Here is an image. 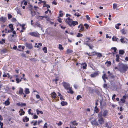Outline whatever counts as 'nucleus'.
Returning a JSON list of instances; mask_svg holds the SVG:
<instances>
[{
  "label": "nucleus",
  "mask_w": 128,
  "mask_h": 128,
  "mask_svg": "<svg viewBox=\"0 0 128 128\" xmlns=\"http://www.w3.org/2000/svg\"><path fill=\"white\" fill-rule=\"evenodd\" d=\"M60 104L62 106H64L65 105H67V103L66 102L62 101L61 102Z\"/></svg>",
  "instance_id": "obj_27"
},
{
  "label": "nucleus",
  "mask_w": 128,
  "mask_h": 128,
  "mask_svg": "<svg viewBox=\"0 0 128 128\" xmlns=\"http://www.w3.org/2000/svg\"><path fill=\"white\" fill-rule=\"evenodd\" d=\"M9 27L10 28V30H8V33H10V32H12V31L14 30V28H13V25L12 24H10L9 25Z\"/></svg>",
  "instance_id": "obj_9"
},
{
  "label": "nucleus",
  "mask_w": 128,
  "mask_h": 128,
  "mask_svg": "<svg viewBox=\"0 0 128 128\" xmlns=\"http://www.w3.org/2000/svg\"><path fill=\"white\" fill-rule=\"evenodd\" d=\"M8 78H10V75L8 73L7 74H4L3 75V76L4 77H6L7 76Z\"/></svg>",
  "instance_id": "obj_34"
},
{
  "label": "nucleus",
  "mask_w": 128,
  "mask_h": 128,
  "mask_svg": "<svg viewBox=\"0 0 128 128\" xmlns=\"http://www.w3.org/2000/svg\"><path fill=\"white\" fill-rule=\"evenodd\" d=\"M64 20L65 22L69 26H71V23L72 20L69 17L64 18Z\"/></svg>",
  "instance_id": "obj_6"
},
{
  "label": "nucleus",
  "mask_w": 128,
  "mask_h": 128,
  "mask_svg": "<svg viewBox=\"0 0 128 128\" xmlns=\"http://www.w3.org/2000/svg\"><path fill=\"white\" fill-rule=\"evenodd\" d=\"M17 104L18 106H26V104L25 103H18Z\"/></svg>",
  "instance_id": "obj_18"
},
{
  "label": "nucleus",
  "mask_w": 128,
  "mask_h": 128,
  "mask_svg": "<svg viewBox=\"0 0 128 128\" xmlns=\"http://www.w3.org/2000/svg\"><path fill=\"white\" fill-rule=\"evenodd\" d=\"M78 22L76 21H73V20L72 21L71 23V26H72V25L73 26H75L76 24H78Z\"/></svg>",
  "instance_id": "obj_14"
},
{
  "label": "nucleus",
  "mask_w": 128,
  "mask_h": 128,
  "mask_svg": "<svg viewBox=\"0 0 128 128\" xmlns=\"http://www.w3.org/2000/svg\"><path fill=\"white\" fill-rule=\"evenodd\" d=\"M106 74L105 73H104V75L102 76V78L103 80H104L105 82H106V81L105 80V79H108V78L106 76Z\"/></svg>",
  "instance_id": "obj_22"
},
{
  "label": "nucleus",
  "mask_w": 128,
  "mask_h": 128,
  "mask_svg": "<svg viewBox=\"0 0 128 128\" xmlns=\"http://www.w3.org/2000/svg\"><path fill=\"white\" fill-rule=\"evenodd\" d=\"M38 116L36 115H34V116L33 118L34 119L38 118Z\"/></svg>",
  "instance_id": "obj_62"
},
{
  "label": "nucleus",
  "mask_w": 128,
  "mask_h": 128,
  "mask_svg": "<svg viewBox=\"0 0 128 128\" xmlns=\"http://www.w3.org/2000/svg\"><path fill=\"white\" fill-rule=\"evenodd\" d=\"M62 84L64 88L66 90L70 89V84L68 83L64 82H62Z\"/></svg>",
  "instance_id": "obj_5"
},
{
  "label": "nucleus",
  "mask_w": 128,
  "mask_h": 128,
  "mask_svg": "<svg viewBox=\"0 0 128 128\" xmlns=\"http://www.w3.org/2000/svg\"><path fill=\"white\" fill-rule=\"evenodd\" d=\"M66 52L68 53H71L73 52L72 50L69 49H68Z\"/></svg>",
  "instance_id": "obj_44"
},
{
  "label": "nucleus",
  "mask_w": 128,
  "mask_h": 128,
  "mask_svg": "<svg viewBox=\"0 0 128 128\" xmlns=\"http://www.w3.org/2000/svg\"><path fill=\"white\" fill-rule=\"evenodd\" d=\"M116 60L118 62L119 61V56L118 55H117L116 56Z\"/></svg>",
  "instance_id": "obj_36"
},
{
  "label": "nucleus",
  "mask_w": 128,
  "mask_h": 128,
  "mask_svg": "<svg viewBox=\"0 0 128 128\" xmlns=\"http://www.w3.org/2000/svg\"><path fill=\"white\" fill-rule=\"evenodd\" d=\"M121 31L122 34H126V32L124 29H122L121 30Z\"/></svg>",
  "instance_id": "obj_37"
},
{
  "label": "nucleus",
  "mask_w": 128,
  "mask_h": 128,
  "mask_svg": "<svg viewBox=\"0 0 128 128\" xmlns=\"http://www.w3.org/2000/svg\"><path fill=\"white\" fill-rule=\"evenodd\" d=\"M94 111L96 113H98V110L96 106L95 107L94 109Z\"/></svg>",
  "instance_id": "obj_39"
},
{
  "label": "nucleus",
  "mask_w": 128,
  "mask_h": 128,
  "mask_svg": "<svg viewBox=\"0 0 128 128\" xmlns=\"http://www.w3.org/2000/svg\"><path fill=\"white\" fill-rule=\"evenodd\" d=\"M96 54V53L95 52H91V53L90 54V56H92L95 55Z\"/></svg>",
  "instance_id": "obj_35"
},
{
  "label": "nucleus",
  "mask_w": 128,
  "mask_h": 128,
  "mask_svg": "<svg viewBox=\"0 0 128 128\" xmlns=\"http://www.w3.org/2000/svg\"><path fill=\"white\" fill-rule=\"evenodd\" d=\"M111 62L110 61H107L105 64L107 66H109L111 65Z\"/></svg>",
  "instance_id": "obj_23"
},
{
  "label": "nucleus",
  "mask_w": 128,
  "mask_h": 128,
  "mask_svg": "<svg viewBox=\"0 0 128 128\" xmlns=\"http://www.w3.org/2000/svg\"><path fill=\"white\" fill-rule=\"evenodd\" d=\"M104 88L106 89L107 88V85L106 84H104L103 85Z\"/></svg>",
  "instance_id": "obj_57"
},
{
  "label": "nucleus",
  "mask_w": 128,
  "mask_h": 128,
  "mask_svg": "<svg viewBox=\"0 0 128 128\" xmlns=\"http://www.w3.org/2000/svg\"><path fill=\"white\" fill-rule=\"evenodd\" d=\"M23 90L21 88H20L19 91V94H23Z\"/></svg>",
  "instance_id": "obj_25"
},
{
  "label": "nucleus",
  "mask_w": 128,
  "mask_h": 128,
  "mask_svg": "<svg viewBox=\"0 0 128 128\" xmlns=\"http://www.w3.org/2000/svg\"><path fill=\"white\" fill-rule=\"evenodd\" d=\"M58 48L60 50H63L64 49L63 48L61 44H59Z\"/></svg>",
  "instance_id": "obj_43"
},
{
  "label": "nucleus",
  "mask_w": 128,
  "mask_h": 128,
  "mask_svg": "<svg viewBox=\"0 0 128 128\" xmlns=\"http://www.w3.org/2000/svg\"><path fill=\"white\" fill-rule=\"evenodd\" d=\"M26 47H27L29 49H31L32 48V46L31 44L26 43L25 44Z\"/></svg>",
  "instance_id": "obj_11"
},
{
  "label": "nucleus",
  "mask_w": 128,
  "mask_h": 128,
  "mask_svg": "<svg viewBox=\"0 0 128 128\" xmlns=\"http://www.w3.org/2000/svg\"><path fill=\"white\" fill-rule=\"evenodd\" d=\"M8 19H10V18H12V16L11 14H8Z\"/></svg>",
  "instance_id": "obj_54"
},
{
  "label": "nucleus",
  "mask_w": 128,
  "mask_h": 128,
  "mask_svg": "<svg viewBox=\"0 0 128 128\" xmlns=\"http://www.w3.org/2000/svg\"><path fill=\"white\" fill-rule=\"evenodd\" d=\"M36 24L37 26L39 27L40 28H41V26L38 23L36 22Z\"/></svg>",
  "instance_id": "obj_55"
},
{
  "label": "nucleus",
  "mask_w": 128,
  "mask_h": 128,
  "mask_svg": "<svg viewBox=\"0 0 128 128\" xmlns=\"http://www.w3.org/2000/svg\"><path fill=\"white\" fill-rule=\"evenodd\" d=\"M29 120V118H27L26 116L25 118L24 119H23V120L24 122H27Z\"/></svg>",
  "instance_id": "obj_33"
},
{
  "label": "nucleus",
  "mask_w": 128,
  "mask_h": 128,
  "mask_svg": "<svg viewBox=\"0 0 128 128\" xmlns=\"http://www.w3.org/2000/svg\"><path fill=\"white\" fill-rule=\"evenodd\" d=\"M30 10L32 16H34L36 14V12L40 10V9L37 6H34V8L32 6H30Z\"/></svg>",
  "instance_id": "obj_2"
},
{
  "label": "nucleus",
  "mask_w": 128,
  "mask_h": 128,
  "mask_svg": "<svg viewBox=\"0 0 128 128\" xmlns=\"http://www.w3.org/2000/svg\"><path fill=\"white\" fill-rule=\"evenodd\" d=\"M71 123L73 125L77 126L78 124V123L76 122L75 121H74L71 122Z\"/></svg>",
  "instance_id": "obj_31"
},
{
  "label": "nucleus",
  "mask_w": 128,
  "mask_h": 128,
  "mask_svg": "<svg viewBox=\"0 0 128 128\" xmlns=\"http://www.w3.org/2000/svg\"><path fill=\"white\" fill-rule=\"evenodd\" d=\"M21 48H22V50H21L20 49V50L17 49V50H19V51H22L24 50V46H22Z\"/></svg>",
  "instance_id": "obj_58"
},
{
  "label": "nucleus",
  "mask_w": 128,
  "mask_h": 128,
  "mask_svg": "<svg viewBox=\"0 0 128 128\" xmlns=\"http://www.w3.org/2000/svg\"><path fill=\"white\" fill-rule=\"evenodd\" d=\"M74 15L75 16H76L77 17H78L80 16V14L78 13H76Z\"/></svg>",
  "instance_id": "obj_50"
},
{
  "label": "nucleus",
  "mask_w": 128,
  "mask_h": 128,
  "mask_svg": "<svg viewBox=\"0 0 128 128\" xmlns=\"http://www.w3.org/2000/svg\"><path fill=\"white\" fill-rule=\"evenodd\" d=\"M42 50H43V51L44 52L46 53L47 52V48L46 47H44V48H43Z\"/></svg>",
  "instance_id": "obj_32"
},
{
  "label": "nucleus",
  "mask_w": 128,
  "mask_h": 128,
  "mask_svg": "<svg viewBox=\"0 0 128 128\" xmlns=\"http://www.w3.org/2000/svg\"><path fill=\"white\" fill-rule=\"evenodd\" d=\"M52 3L53 4H54L55 5H56L57 4V2L55 1H53L52 2Z\"/></svg>",
  "instance_id": "obj_61"
},
{
  "label": "nucleus",
  "mask_w": 128,
  "mask_h": 128,
  "mask_svg": "<svg viewBox=\"0 0 128 128\" xmlns=\"http://www.w3.org/2000/svg\"><path fill=\"white\" fill-rule=\"evenodd\" d=\"M6 18L5 17L1 16L0 18V21L4 23L6 21Z\"/></svg>",
  "instance_id": "obj_10"
},
{
  "label": "nucleus",
  "mask_w": 128,
  "mask_h": 128,
  "mask_svg": "<svg viewBox=\"0 0 128 128\" xmlns=\"http://www.w3.org/2000/svg\"><path fill=\"white\" fill-rule=\"evenodd\" d=\"M124 38H122L120 40L122 43H124L125 42V41H124Z\"/></svg>",
  "instance_id": "obj_49"
},
{
  "label": "nucleus",
  "mask_w": 128,
  "mask_h": 128,
  "mask_svg": "<svg viewBox=\"0 0 128 128\" xmlns=\"http://www.w3.org/2000/svg\"><path fill=\"white\" fill-rule=\"evenodd\" d=\"M3 123L1 121H0V128H3Z\"/></svg>",
  "instance_id": "obj_52"
},
{
  "label": "nucleus",
  "mask_w": 128,
  "mask_h": 128,
  "mask_svg": "<svg viewBox=\"0 0 128 128\" xmlns=\"http://www.w3.org/2000/svg\"><path fill=\"white\" fill-rule=\"evenodd\" d=\"M72 87H70V89H68L69 91L67 92H68L70 93L71 94H73L74 93L73 91L72 90Z\"/></svg>",
  "instance_id": "obj_30"
},
{
  "label": "nucleus",
  "mask_w": 128,
  "mask_h": 128,
  "mask_svg": "<svg viewBox=\"0 0 128 128\" xmlns=\"http://www.w3.org/2000/svg\"><path fill=\"white\" fill-rule=\"evenodd\" d=\"M86 17L87 20H90V18L88 15H86Z\"/></svg>",
  "instance_id": "obj_60"
},
{
  "label": "nucleus",
  "mask_w": 128,
  "mask_h": 128,
  "mask_svg": "<svg viewBox=\"0 0 128 128\" xmlns=\"http://www.w3.org/2000/svg\"><path fill=\"white\" fill-rule=\"evenodd\" d=\"M9 98H8L7 100L4 103V104L6 106H8L10 104V102L9 101Z\"/></svg>",
  "instance_id": "obj_13"
},
{
  "label": "nucleus",
  "mask_w": 128,
  "mask_h": 128,
  "mask_svg": "<svg viewBox=\"0 0 128 128\" xmlns=\"http://www.w3.org/2000/svg\"><path fill=\"white\" fill-rule=\"evenodd\" d=\"M82 65L83 66L82 68L84 69H86V67L87 66V64L86 63H82Z\"/></svg>",
  "instance_id": "obj_24"
},
{
  "label": "nucleus",
  "mask_w": 128,
  "mask_h": 128,
  "mask_svg": "<svg viewBox=\"0 0 128 128\" xmlns=\"http://www.w3.org/2000/svg\"><path fill=\"white\" fill-rule=\"evenodd\" d=\"M83 35L82 34H81L80 33H78V34H77L76 36L78 37H80V36H82Z\"/></svg>",
  "instance_id": "obj_46"
},
{
  "label": "nucleus",
  "mask_w": 128,
  "mask_h": 128,
  "mask_svg": "<svg viewBox=\"0 0 128 128\" xmlns=\"http://www.w3.org/2000/svg\"><path fill=\"white\" fill-rule=\"evenodd\" d=\"M97 56L99 57H101L102 56V54L100 53H96Z\"/></svg>",
  "instance_id": "obj_45"
},
{
  "label": "nucleus",
  "mask_w": 128,
  "mask_h": 128,
  "mask_svg": "<svg viewBox=\"0 0 128 128\" xmlns=\"http://www.w3.org/2000/svg\"><path fill=\"white\" fill-rule=\"evenodd\" d=\"M24 92H25L26 94H28L30 93L29 89L26 88H25Z\"/></svg>",
  "instance_id": "obj_20"
},
{
  "label": "nucleus",
  "mask_w": 128,
  "mask_h": 128,
  "mask_svg": "<svg viewBox=\"0 0 128 128\" xmlns=\"http://www.w3.org/2000/svg\"><path fill=\"white\" fill-rule=\"evenodd\" d=\"M98 123L100 124H103L104 122V120L102 117V112H100L98 114Z\"/></svg>",
  "instance_id": "obj_3"
},
{
  "label": "nucleus",
  "mask_w": 128,
  "mask_h": 128,
  "mask_svg": "<svg viewBox=\"0 0 128 128\" xmlns=\"http://www.w3.org/2000/svg\"><path fill=\"white\" fill-rule=\"evenodd\" d=\"M20 113L19 114L20 116H22L23 115H24L25 114V112L22 109H20L19 111Z\"/></svg>",
  "instance_id": "obj_12"
},
{
  "label": "nucleus",
  "mask_w": 128,
  "mask_h": 128,
  "mask_svg": "<svg viewBox=\"0 0 128 128\" xmlns=\"http://www.w3.org/2000/svg\"><path fill=\"white\" fill-rule=\"evenodd\" d=\"M50 94L52 98H55L56 96V94L54 92L51 93Z\"/></svg>",
  "instance_id": "obj_16"
},
{
  "label": "nucleus",
  "mask_w": 128,
  "mask_h": 128,
  "mask_svg": "<svg viewBox=\"0 0 128 128\" xmlns=\"http://www.w3.org/2000/svg\"><path fill=\"white\" fill-rule=\"evenodd\" d=\"M78 28H80L79 29V32H81L83 31L84 30V27L81 24H80L78 27Z\"/></svg>",
  "instance_id": "obj_8"
},
{
  "label": "nucleus",
  "mask_w": 128,
  "mask_h": 128,
  "mask_svg": "<svg viewBox=\"0 0 128 128\" xmlns=\"http://www.w3.org/2000/svg\"><path fill=\"white\" fill-rule=\"evenodd\" d=\"M62 124V123L60 121L57 124L58 125V126L61 125Z\"/></svg>",
  "instance_id": "obj_63"
},
{
  "label": "nucleus",
  "mask_w": 128,
  "mask_h": 128,
  "mask_svg": "<svg viewBox=\"0 0 128 128\" xmlns=\"http://www.w3.org/2000/svg\"><path fill=\"white\" fill-rule=\"evenodd\" d=\"M117 4H114L113 5V8L114 9H115L117 8Z\"/></svg>",
  "instance_id": "obj_38"
},
{
  "label": "nucleus",
  "mask_w": 128,
  "mask_h": 128,
  "mask_svg": "<svg viewBox=\"0 0 128 128\" xmlns=\"http://www.w3.org/2000/svg\"><path fill=\"white\" fill-rule=\"evenodd\" d=\"M31 109H29L28 110V114H30L31 115H32L34 114L33 113H32L30 112L31 111Z\"/></svg>",
  "instance_id": "obj_40"
},
{
  "label": "nucleus",
  "mask_w": 128,
  "mask_h": 128,
  "mask_svg": "<svg viewBox=\"0 0 128 128\" xmlns=\"http://www.w3.org/2000/svg\"><path fill=\"white\" fill-rule=\"evenodd\" d=\"M63 13H62V10H60L59 12V16L60 17H62L63 15Z\"/></svg>",
  "instance_id": "obj_41"
},
{
  "label": "nucleus",
  "mask_w": 128,
  "mask_h": 128,
  "mask_svg": "<svg viewBox=\"0 0 128 128\" xmlns=\"http://www.w3.org/2000/svg\"><path fill=\"white\" fill-rule=\"evenodd\" d=\"M112 40L113 41H115L117 42H118V38H117L115 36H113L112 38Z\"/></svg>",
  "instance_id": "obj_29"
},
{
  "label": "nucleus",
  "mask_w": 128,
  "mask_h": 128,
  "mask_svg": "<svg viewBox=\"0 0 128 128\" xmlns=\"http://www.w3.org/2000/svg\"><path fill=\"white\" fill-rule=\"evenodd\" d=\"M90 122L94 126H98L99 125L97 121L94 117H92L90 119Z\"/></svg>",
  "instance_id": "obj_4"
},
{
  "label": "nucleus",
  "mask_w": 128,
  "mask_h": 128,
  "mask_svg": "<svg viewBox=\"0 0 128 128\" xmlns=\"http://www.w3.org/2000/svg\"><path fill=\"white\" fill-rule=\"evenodd\" d=\"M118 70L121 73L124 72L128 69V66L126 64L119 63L118 65Z\"/></svg>",
  "instance_id": "obj_1"
},
{
  "label": "nucleus",
  "mask_w": 128,
  "mask_h": 128,
  "mask_svg": "<svg viewBox=\"0 0 128 128\" xmlns=\"http://www.w3.org/2000/svg\"><path fill=\"white\" fill-rule=\"evenodd\" d=\"M59 80V79L58 78H56L54 80H53L52 81L54 82V81H55L56 82V83L57 84V82H56L57 81H58Z\"/></svg>",
  "instance_id": "obj_47"
},
{
  "label": "nucleus",
  "mask_w": 128,
  "mask_h": 128,
  "mask_svg": "<svg viewBox=\"0 0 128 128\" xmlns=\"http://www.w3.org/2000/svg\"><path fill=\"white\" fill-rule=\"evenodd\" d=\"M35 46H34L35 47H36L37 48H39L40 46H42V44L41 43H36L35 44Z\"/></svg>",
  "instance_id": "obj_15"
},
{
  "label": "nucleus",
  "mask_w": 128,
  "mask_h": 128,
  "mask_svg": "<svg viewBox=\"0 0 128 128\" xmlns=\"http://www.w3.org/2000/svg\"><path fill=\"white\" fill-rule=\"evenodd\" d=\"M108 111L106 110H104L103 112V116L105 117L107 116L108 114Z\"/></svg>",
  "instance_id": "obj_19"
},
{
  "label": "nucleus",
  "mask_w": 128,
  "mask_h": 128,
  "mask_svg": "<svg viewBox=\"0 0 128 128\" xmlns=\"http://www.w3.org/2000/svg\"><path fill=\"white\" fill-rule=\"evenodd\" d=\"M98 73L97 72H95L90 75V76L92 78L94 77L97 76Z\"/></svg>",
  "instance_id": "obj_17"
},
{
  "label": "nucleus",
  "mask_w": 128,
  "mask_h": 128,
  "mask_svg": "<svg viewBox=\"0 0 128 128\" xmlns=\"http://www.w3.org/2000/svg\"><path fill=\"white\" fill-rule=\"evenodd\" d=\"M29 34L32 36H36V37L38 36V35L39 34L37 32H30L29 33Z\"/></svg>",
  "instance_id": "obj_7"
},
{
  "label": "nucleus",
  "mask_w": 128,
  "mask_h": 128,
  "mask_svg": "<svg viewBox=\"0 0 128 128\" xmlns=\"http://www.w3.org/2000/svg\"><path fill=\"white\" fill-rule=\"evenodd\" d=\"M124 53V52L123 50H119V54H123Z\"/></svg>",
  "instance_id": "obj_42"
},
{
  "label": "nucleus",
  "mask_w": 128,
  "mask_h": 128,
  "mask_svg": "<svg viewBox=\"0 0 128 128\" xmlns=\"http://www.w3.org/2000/svg\"><path fill=\"white\" fill-rule=\"evenodd\" d=\"M120 101H121L122 103H124L126 102L125 100L122 98L120 99Z\"/></svg>",
  "instance_id": "obj_53"
},
{
  "label": "nucleus",
  "mask_w": 128,
  "mask_h": 128,
  "mask_svg": "<svg viewBox=\"0 0 128 128\" xmlns=\"http://www.w3.org/2000/svg\"><path fill=\"white\" fill-rule=\"evenodd\" d=\"M25 26V24H22L21 25H20V26H22L23 30H24L26 28H25L24 27Z\"/></svg>",
  "instance_id": "obj_56"
},
{
  "label": "nucleus",
  "mask_w": 128,
  "mask_h": 128,
  "mask_svg": "<svg viewBox=\"0 0 128 128\" xmlns=\"http://www.w3.org/2000/svg\"><path fill=\"white\" fill-rule=\"evenodd\" d=\"M82 98V96L80 95H78L76 97V100H78L80 99V98Z\"/></svg>",
  "instance_id": "obj_51"
},
{
  "label": "nucleus",
  "mask_w": 128,
  "mask_h": 128,
  "mask_svg": "<svg viewBox=\"0 0 128 128\" xmlns=\"http://www.w3.org/2000/svg\"><path fill=\"white\" fill-rule=\"evenodd\" d=\"M111 50H113L114 52H116V48L115 47L112 48H111Z\"/></svg>",
  "instance_id": "obj_48"
},
{
  "label": "nucleus",
  "mask_w": 128,
  "mask_h": 128,
  "mask_svg": "<svg viewBox=\"0 0 128 128\" xmlns=\"http://www.w3.org/2000/svg\"><path fill=\"white\" fill-rule=\"evenodd\" d=\"M58 20L60 23L62 22V20L60 18H58Z\"/></svg>",
  "instance_id": "obj_64"
},
{
  "label": "nucleus",
  "mask_w": 128,
  "mask_h": 128,
  "mask_svg": "<svg viewBox=\"0 0 128 128\" xmlns=\"http://www.w3.org/2000/svg\"><path fill=\"white\" fill-rule=\"evenodd\" d=\"M5 42V39H2L0 41V44H3Z\"/></svg>",
  "instance_id": "obj_28"
},
{
  "label": "nucleus",
  "mask_w": 128,
  "mask_h": 128,
  "mask_svg": "<svg viewBox=\"0 0 128 128\" xmlns=\"http://www.w3.org/2000/svg\"><path fill=\"white\" fill-rule=\"evenodd\" d=\"M22 78L20 79L18 78H16V83L18 84L22 81Z\"/></svg>",
  "instance_id": "obj_21"
},
{
  "label": "nucleus",
  "mask_w": 128,
  "mask_h": 128,
  "mask_svg": "<svg viewBox=\"0 0 128 128\" xmlns=\"http://www.w3.org/2000/svg\"><path fill=\"white\" fill-rule=\"evenodd\" d=\"M16 11L18 14H19L20 16H22V14L21 13V11L20 9L17 8L16 9Z\"/></svg>",
  "instance_id": "obj_26"
},
{
  "label": "nucleus",
  "mask_w": 128,
  "mask_h": 128,
  "mask_svg": "<svg viewBox=\"0 0 128 128\" xmlns=\"http://www.w3.org/2000/svg\"><path fill=\"white\" fill-rule=\"evenodd\" d=\"M84 26H85L86 28V29H88L89 26V25L86 24H84Z\"/></svg>",
  "instance_id": "obj_59"
}]
</instances>
